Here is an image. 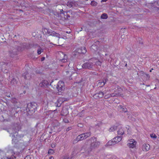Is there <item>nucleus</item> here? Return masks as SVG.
<instances>
[{
	"label": "nucleus",
	"mask_w": 159,
	"mask_h": 159,
	"mask_svg": "<svg viewBox=\"0 0 159 159\" xmlns=\"http://www.w3.org/2000/svg\"><path fill=\"white\" fill-rule=\"evenodd\" d=\"M36 109V103L35 102H31L27 104L26 111L28 114L31 115L35 112Z\"/></svg>",
	"instance_id": "1"
},
{
	"label": "nucleus",
	"mask_w": 159,
	"mask_h": 159,
	"mask_svg": "<svg viewBox=\"0 0 159 159\" xmlns=\"http://www.w3.org/2000/svg\"><path fill=\"white\" fill-rule=\"evenodd\" d=\"M94 60H96L93 59H90L88 61L83 64L82 67L84 69L93 70L95 66V64L94 62Z\"/></svg>",
	"instance_id": "2"
},
{
	"label": "nucleus",
	"mask_w": 159,
	"mask_h": 159,
	"mask_svg": "<svg viewBox=\"0 0 159 159\" xmlns=\"http://www.w3.org/2000/svg\"><path fill=\"white\" fill-rule=\"evenodd\" d=\"M96 141L95 137H92L88 140L89 142H90V145L93 149L98 148L100 145V143L98 141L97 142Z\"/></svg>",
	"instance_id": "3"
},
{
	"label": "nucleus",
	"mask_w": 159,
	"mask_h": 159,
	"mask_svg": "<svg viewBox=\"0 0 159 159\" xmlns=\"http://www.w3.org/2000/svg\"><path fill=\"white\" fill-rule=\"evenodd\" d=\"M46 31V33L47 34H48V36H52L53 37L52 39H54V37H57L58 38V40L61 37V35L60 34L58 33H57L54 31H52L51 30H48L47 29L45 30Z\"/></svg>",
	"instance_id": "4"
},
{
	"label": "nucleus",
	"mask_w": 159,
	"mask_h": 159,
	"mask_svg": "<svg viewBox=\"0 0 159 159\" xmlns=\"http://www.w3.org/2000/svg\"><path fill=\"white\" fill-rule=\"evenodd\" d=\"M79 2L78 1L72 0L69 1L67 3V5L70 8L71 7L74 8L79 7Z\"/></svg>",
	"instance_id": "5"
},
{
	"label": "nucleus",
	"mask_w": 159,
	"mask_h": 159,
	"mask_svg": "<svg viewBox=\"0 0 159 159\" xmlns=\"http://www.w3.org/2000/svg\"><path fill=\"white\" fill-rule=\"evenodd\" d=\"M10 134L12 135V136L13 137L12 139V143L16 144L19 141V138L20 137V135H18V133H14V132L11 133Z\"/></svg>",
	"instance_id": "6"
},
{
	"label": "nucleus",
	"mask_w": 159,
	"mask_h": 159,
	"mask_svg": "<svg viewBox=\"0 0 159 159\" xmlns=\"http://www.w3.org/2000/svg\"><path fill=\"white\" fill-rule=\"evenodd\" d=\"M64 83L62 81H59L57 85V89L59 92H61L65 89Z\"/></svg>",
	"instance_id": "7"
},
{
	"label": "nucleus",
	"mask_w": 159,
	"mask_h": 159,
	"mask_svg": "<svg viewBox=\"0 0 159 159\" xmlns=\"http://www.w3.org/2000/svg\"><path fill=\"white\" fill-rule=\"evenodd\" d=\"M87 52L86 48L84 47H81L80 48H78L76 50L75 52V55H77L78 54H84L85 53Z\"/></svg>",
	"instance_id": "8"
},
{
	"label": "nucleus",
	"mask_w": 159,
	"mask_h": 159,
	"mask_svg": "<svg viewBox=\"0 0 159 159\" xmlns=\"http://www.w3.org/2000/svg\"><path fill=\"white\" fill-rule=\"evenodd\" d=\"M99 41H97L91 46L90 48L92 51L96 52L98 50L99 46Z\"/></svg>",
	"instance_id": "9"
},
{
	"label": "nucleus",
	"mask_w": 159,
	"mask_h": 159,
	"mask_svg": "<svg viewBox=\"0 0 159 159\" xmlns=\"http://www.w3.org/2000/svg\"><path fill=\"white\" fill-rule=\"evenodd\" d=\"M59 55L61 57H63V58L59 59V61L63 62H65L68 61V59L67 56L66 55L64 54L63 52H59L58 53Z\"/></svg>",
	"instance_id": "10"
},
{
	"label": "nucleus",
	"mask_w": 159,
	"mask_h": 159,
	"mask_svg": "<svg viewBox=\"0 0 159 159\" xmlns=\"http://www.w3.org/2000/svg\"><path fill=\"white\" fill-rule=\"evenodd\" d=\"M129 143L127 144V146L129 148H134L136 147L137 144L136 141L133 139L129 140Z\"/></svg>",
	"instance_id": "11"
},
{
	"label": "nucleus",
	"mask_w": 159,
	"mask_h": 159,
	"mask_svg": "<svg viewBox=\"0 0 159 159\" xmlns=\"http://www.w3.org/2000/svg\"><path fill=\"white\" fill-rule=\"evenodd\" d=\"M21 128V126L19 124H15L12 126V130L13 132L11 133H18L17 132Z\"/></svg>",
	"instance_id": "12"
},
{
	"label": "nucleus",
	"mask_w": 159,
	"mask_h": 159,
	"mask_svg": "<svg viewBox=\"0 0 159 159\" xmlns=\"http://www.w3.org/2000/svg\"><path fill=\"white\" fill-rule=\"evenodd\" d=\"M140 75H141V78L143 80H148L150 78L149 75L144 73V72L143 71H140Z\"/></svg>",
	"instance_id": "13"
},
{
	"label": "nucleus",
	"mask_w": 159,
	"mask_h": 159,
	"mask_svg": "<svg viewBox=\"0 0 159 159\" xmlns=\"http://www.w3.org/2000/svg\"><path fill=\"white\" fill-rule=\"evenodd\" d=\"M22 77L25 80H30L31 78V76L27 71H26L22 75Z\"/></svg>",
	"instance_id": "14"
},
{
	"label": "nucleus",
	"mask_w": 159,
	"mask_h": 159,
	"mask_svg": "<svg viewBox=\"0 0 159 159\" xmlns=\"http://www.w3.org/2000/svg\"><path fill=\"white\" fill-rule=\"evenodd\" d=\"M122 138V137L121 136H118L115 137L114 138H113L112 140L115 143V144L116 143H117L120 142V141H121Z\"/></svg>",
	"instance_id": "15"
},
{
	"label": "nucleus",
	"mask_w": 159,
	"mask_h": 159,
	"mask_svg": "<svg viewBox=\"0 0 159 159\" xmlns=\"http://www.w3.org/2000/svg\"><path fill=\"white\" fill-rule=\"evenodd\" d=\"M150 146L148 144H145L143 146L142 149L143 151H147L149 150Z\"/></svg>",
	"instance_id": "16"
},
{
	"label": "nucleus",
	"mask_w": 159,
	"mask_h": 159,
	"mask_svg": "<svg viewBox=\"0 0 159 159\" xmlns=\"http://www.w3.org/2000/svg\"><path fill=\"white\" fill-rule=\"evenodd\" d=\"M10 56L13 57L17 54V50L16 49H13V50H11L9 52Z\"/></svg>",
	"instance_id": "17"
},
{
	"label": "nucleus",
	"mask_w": 159,
	"mask_h": 159,
	"mask_svg": "<svg viewBox=\"0 0 159 159\" xmlns=\"http://www.w3.org/2000/svg\"><path fill=\"white\" fill-rule=\"evenodd\" d=\"M17 83V81L16 79L14 78H13L11 79V80L9 84V85L11 86L15 85Z\"/></svg>",
	"instance_id": "18"
},
{
	"label": "nucleus",
	"mask_w": 159,
	"mask_h": 159,
	"mask_svg": "<svg viewBox=\"0 0 159 159\" xmlns=\"http://www.w3.org/2000/svg\"><path fill=\"white\" fill-rule=\"evenodd\" d=\"M118 108L120 110V111L122 112H128L127 110L125 107L120 105L119 106Z\"/></svg>",
	"instance_id": "19"
},
{
	"label": "nucleus",
	"mask_w": 159,
	"mask_h": 159,
	"mask_svg": "<svg viewBox=\"0 0 159 159\" xmlns=\"http://www.w3.org/2000/svg\"><path fill=\"white\" fill-rule=\"evenodd\" d=\"M107 80V79H106L101 81H99L98 82V85L99 86V87H102L105 84Z\"/></svg>",
	"instance_id": "20"
},
{
	"label": "nucleus",
	"mask_w": 159,
	"mask_h": 159,
	"mask_svg": "<svg viewBox=\"0 0 159 159\" xmlns=\"http://www.w3.org/2000/svg\"><path fill=\"white\" fill-rule=\"evenodd\" d=\"M49 85V82L47 80H44L40 83V85L41 87H46Z\"/></svg>",
	"instance_id": "21"
},
{
	"label": "nucleus",
	"mask_w": 159,
	"mask_h": 159,
	"mask_svg": "<svg viewBox=\"0 0 159 159\" xmlns=\"http://www.w3.org/2000/svg\"><path fill=\"white\" fill-rule=\"evenodd\" d=\"M58 102L59 103V104H57V105H56V106L57 107H60L61 106V104L64 101H65V99L63 98H60L57 100Z\"/></svg>",
	"instance_id": "22"
},
{
	"label": "nucleus",
	"mask_w": 159,
	"mask_h": 159,
	"mask_svg": "<svg viewBox=\"0 0 159 159\" xmlns=\"http://www.w3.org/2000/svg\"><path fill=\"white\" fill-rule=\"evenodd\" d=\"M104 95L103 93L102 92H99L98 93H96L94 95V97H98V98H102Z\"/></svg>",
	"instance_id": "23"
},
{
	"label": "nucleus",
	"mask_w": 159,
	"mask_h": 159,
	"mask_svg": "<svg viewBox=\"0 0 159 159\" xmlns=\"http://www.w3.org/2000/svg\"><path fill=\"white\" fill-rule=\"evenodd\" d=\"M111 97H118L121 96V94L120 93H116L115 91L114 93L110 94Z\"/></svg>",
	"instance_id": "24"
},
{
	"label": "nucleus",
	"mask_w": 159,
	"mask_h": 159,
	"mask_svg": "<svg viewBox=\"0 0 159 159\" xmlns=\"http://www.w3.org/2000/svg\"><path fill=\"white\" fill-rule=\"evenodd\" d=\"M77 137V139H79L80 141L82 140L85 139V137L83 134L79 135Z\"/></svg>",
	"instance_id": "25"
},
{
	"label": "nucleus",
	"mask_w": 159,
	"mask_h": 159,
	"mask_svg": "<svg viewBox=\"0 0 159 159\" xmlns=\"http://www.w3.org/2000/svg\"><path fill=\"white\" fill-rule=\"evenodd\" d=\"M118 134L119 135H120V136H121L124 133V132L122 128H121L119 129L117 131Z\"/></svg>",
	"instance_id": "26"
},
{
	"label": "nucleus",
	"mask_w": 159,
	"mask_h": 159,
	"mask_svg": "<svg viewBox=\"0 0 159 159\" xmlns=\"http://www.w3.org/2000/svg\"><path fill=\"white\" fill-rule=\"evenodd\" d=\"M115 144V143L113 141V140L112 139L111 141H109L107 143L106 145V146H111L112 145H114Z\"/></svg>",
	"instance_id": "27"
},
{
	"label": "nucleus",
	"mask_w": 159,
	"mask_h": 159,
	"mask_svg": "<svg viewBox=\"0 0 159 159\" xmlns=\"http://www.w3.org/2000/svg\"><path fill=\"white\" fill-rule=\"evenodd\" d=\"M83 134L85 137V139L91 135V133L90 132H86L85 133H83Z\"/></svg>",
	"instance_id": "28"
},
{
	"label": "nucleus",
	"mask_w": 159,
	"mask_h": 159,
	"mask_svg": "<svg viewBox=\"0 0 159 159\" xmlns=\"http://www.w3.org/2000/svg\"><path fill=\"white\" fill-rule=\"evenodd\" d=\"M101 18L102 19H106L108 18V16L107 14L103 13L101 15Z\"/></svg>",
	"instance_id": "29"
},
{
	"label": "nucleus",
	"mask_w": 159,
	"mask_h": 159,
	"mask_svg": "<svg viewBox=\"0 0 159 159\" xmlns=\"http://www.w3.org/2000/svg\"><path fill=\"white\" fill-rule=\"evenodd\" d=\"M93 149L91 148V146L90 145V147L88 148L86 151V152L88 154L90 153Z\"/></svg>",
	"instance_id": "30"
},
{
	"label": "nucleus",
	"mask_w": 159,
	"mask_h": 159,
	"mask_svg": "<svg viewBox=\"0 0 159 159\" xmlns=\"http://www.w3.org/2000/svg\"><path fill=\"white\" fill-rule=\"evenodd\" d=\"M94 63L95 65H96L97 66H101L102 64V62L100 61H94Z\"/></svg>",
	"instance_id": "31"
},
{
	"label": "nucleus",
	"mask_w": 159,
	"mask_h": 159,
	"mask_svg": "<svg viewBox=\"0 0 159 159\" xmlns=\"http://www.w3.org/2000/svg\"><path fill=\"white\" fill-rule=\"evenodd\" d=\"M117 129V127L116 126H113V127H111L109 129L110 131H113Z\"/></svg>",
	"instance_id": "32"
},
{
	"label": "nucleus",
	"mask_w": 159,
	"mask_h": 159,
	"mask_svg": "<svg viewBox=\"0 0 159 159\" xmlns=\"http://www.w3.org/2000/svg\"><path fill=\"white\" fill-rule=\"evenodd\" d=\"M98 3L94 1H92L91 3V5L93 6H97Z\"/></svg>",
	"instance_id": "33"
},
{
	"label": "nucleus",
	"mask_w": 159,
	"mask_h": 159,
	"mask_svg": "<svg viewBox=\"0 0 159 159\" xmlns=\"http://www.w3.org/2000/svg\"><path fill=\"white\" fill-rule=\"evenodd\" d=\"M54 151L53 149H50L48 150V153L49 154H52L53 153Z\"/></svg>",
	"instance_id": "34"
},
{
	"label": "nucleus",
	"mask_w": 159,
	"mask_h": 159,
	"mask_svg": "<svg viewBox=\"0 0 159 159\" xmlns=\"http://www.w3.org/2000/svg\"><path fill=\"white\" fill-rule=\"evenodd\" d=\"M6 158L7 159H16V157L14 155H12L10 157H7Z\"/></svg>",
	"instance_id": "35"
},
{
	"label": "nucleus",
	"mask_w": 159,
	"mask_h": 159,
	"mask_svg": "<svg viewBox=\"0 0 159 159\" xmlns=\"http://www.w3.org/2000/svg\"><path fill=\"white\" fill-rule=\"evenodd\" d=\"M80 140L79 139H77V138L74 139L73 141V144H75L77 143L78 141H79Z\"/></svg>",
	"instance_id": "36"
},
{
	"label": "nucleus",
	"mask_w": 159,
	"mask_h": 159,
	"mask_svg": "<svg viewBox=\"0 0 159 159\" xmlns=\"http://www.w3.org/2000/svg\"><path fill=\"white\" fill-rule=\"evenodd\" d=\"M63 14L65 15V16H67L66 17L65 16L64 17V18L65 19H66V18L68 19V17H70V16L69 15H67V13L66 12H65Z\"/></svg>",
	"instance_id": "37"
},
{
	"label": "nucleus",
	"mask_w": 159,
	"mask_h": 159,
	"mask_svg": "<svg viewBox=\"0 0 159 159\" xmlns=\"http://www.w3.org/2000/svg\"><path fill=\"white\" fill-rule=\"evenodd\" d=\"M150 136L151 138H157L156 135L154 134H150Z\"/></svg>",
	"instance_id": "38"
},
{
	"label": "nucleus",
	"mask_w": 159,
	"mask_h": 159,
	"mask_svg": "<svg viewBox=\"0 0 159 159\" xmlns=\"http://www.w3.org/2000/svg\"><path fill=\"white\" fill-rule=\"evenodd\" d=\"M110 95V94H108V95H105L104 96V98L105 99L108 98H109L110 97H111V96Z\"/></svg>",
	"instance_id": "39"
},
{
	"label": "nucleus",
	"mask_w": 159,
	"mask_h": 159,
	"mask_svg": "<svg viewBox=\"0 0 159 159\" xmlns=\"http://www.w3.org/2000/svg\"><path fill=\"white\" fill-rule=\"evenodd\" d=\"M37 53L38 54H40L41 53V50L40 48L38 49L37 50Z\"/></svg>",
	"instance_id": "40"
},
{
	"label": "nucleus",
	"mask_w": 159,
	"mask_h": 159,
	"mask_svg": "<svg viewBox=\"0 0 159 159\" xmlns=\"http://www.w3.org/2000/svg\"><path fill=\"white\" fill-rule=\"evenodd\" d=\"M51 146L52 148H54L56 146V143H52L51 145Z\"/></svg>",
	"instance_id": "41"
},
{
	"label": "nucleus",
	"mask_w": 159,
	"mask_h": 159,
	"mask_svg": "<svg viewBox=\"0 0 159 159\" xmlns=\"http://www.w3.org/2000/svg\"><path fill=\"white\" fill-rule=\"evenodd\" d=\"M148 4H149V5L151 6L150 7H149V8H152V7H153V4L152 3H149Z\"/></svg>",
	"instance_id": "42"
},
{
	"label": "nucleus",
	"mask_w": 159,
	"mask_h": 159,
	"mask_svg": "<svg viewBox=\"0 0 159 159\" xmlns=\"http://www.w3.org/2000/svg\"><path fill=\"white\" fill-rule=\"evenodd\" d=\"M144 59H143V60H142V61H141V62H143V63H141V64L142 65H143V64H144L145 63V61H144Z\"/></svg>",
	"instance_id": "43"
},
{
	"label": "nucleus",
	"mask_w": 159,
	"mask_h": 159,
	"mask_svg": "<svg viewBox=\"0 0 159 159\" xmlns=\"http://www.w3.org/2000/svg\"><path fill=\"white\" fill-rule=\"evenodd\" d=\"M63 159H68V157H64Z\"/></svg>",
	"instance_id": "44"
},
{
	"label": "nucleus",
	"mask_w": 159,
	"mask_h": 159,
	"mask_svg": "<svg viewBox=\"0 0 159 159\" xmlns=\"http://www.w3.org/2000/svg\"><path fill=\"white\" fill-rule=\"evenodd\" d=\"M49 159H54V158L50 156L49 158Z\"/></svg>",
	"instance_id": "45"
},
{
	"label": "nucleus",
	"mask_w": 159,
	"mask_h": 159,
	"mask_svg": "<svg viewBox=\"0 0 159 159\" xmlns=\"http://www.w3.org/2000/svg\"><path fill=\"white\" fill-rule=\"evenodd\" d=\"M64 122L65 123H68L69 122V121H68V120H64Z\"/></svg>",
	"instance_id": "46"
},
{
	"label": "nucleus",
	"mask_w": 159,
	"mask_h": 159,
	"mask_svg": "<svg viewBox=\"0 0 159 159\" xmlns=\"http://www.w3.org/2000/svg\"><path fill=\"white\" fill-rule=\"evenodd\" d=\"M63 10H61V11H60L61 13V14H63L64 13H62V12H63Z\"/></svg>",
	"instance_id": "47"
},
{
	"label": "nucleus",
	"mask_w": 159,
	"mask_h": 159,
	"mask_svg": "<svg viewBox=\"0 0 159 159\" xmlns=\"http://www.w3.org/2000/svg\"><path fill=\"white\" fill-rule=\"evenodd\" d=\"M107 0H101V2H106Z\"/></svg>",
	"instance_id": "48"
},
{
	"label": "nucleus",
	"mask_w": 159,
	"mask_h": 159,
	"mask_svg": "<svg viewBox=\"0 0 159 159\" xmlns=\"http://www.w3.org/2000/svg\"><path fill=\"white\" fill-rule=\"evenodd\" d=\"M41 59V61H43L44 60L45 58L44 57H42Z\"/></svg>",
	"instance_id": "49"
},
{
	"label": "nucleus",
	"mask_w": 159,
	"mask_h": 159,
	"mask_svg": "<svg viewBox=\"0 0 159 159\" xmlns=\"http://www.w3.org/2000/svg\"><path fill=\"white\" fill-rule=\"evenodd\" d=\"M157 4L158 5H159V0H158V1H157Z\"/></svg>",
	"instance_id": "50"
},
{
	"label": "nucleus",
	"mask_w": 159,
	"mask_h": 159,
	"mask_svg": "<svg viewBox=\"0 0 159 159\" xmlns=\"http://www.w3.org/2000/svg\"><path fill=\"white\" fill-rule=\"evenodd\" d=\"M27 158H28V156L26 157L25 158V159H26Z\"/></svg>",
	"instance_id": "51"
},
{
	"label": "nucleus",
	"mask_w": 159,
	"mask_h": 159,
	"mask_svg": "<svg viewBox=\"0 0 159 159\" xmlns=\"http://www.w3.org/2000/svg\"><path fill=\"white\" fill-rule=\"evenodd\" d=\"M146 86H147V87H148V86H150V85H146Z\"/></svg>",
	"instance_id": "52"
},
{
	"label": "nucleus",
	"mask_w": 159,
	"mask_h": 159,
	"mask_svg": "<svg viewBox=\"0 0 159 159\" xmlns=\"http://www.w3.org/2000/svg\"><path fill=\"white\" fill-rule=\"evenodd\" d=\"M101 124L100 123L99 125H98V126H100V125H101Z\"/></svg>",
	"instance_id": "53"
},
{
	"label": "nucleus",
	"mask_w": 159,
	"mask_h": 159,
	"mask_svg": "<svg viewBox=\"0 0 159 159\" xmlns=\"http://www.w3.org/2000/svg\"><path fill=\"white\" fill-rule=\"evenodd\" d=\"M82 28H81V29H80V31H81L82 30Z\"/></svg>",
	"instance_id": "54"
},
{
	"label": "nucleus",
	"mask_w": 159,
	"mask_h": 159,
	"mask_svg": "<svg viewBox=\"0 0 159 159\" xmlns=\"http://www.w3.org/2000/svg\"><path fill=\"white\" fill-rule=\"evenodd\" d=\"M127 64H125V66H127Z\"/></svg>",
	"instance_id": "55"
},
{
	"label": "nucleus",
	"mask_w": 159,
	"mask_h": 159,
	"mask_svg": "<svg viewBox=\"0 0 159 159\" xmlns=\"http://www.w3.org/2000/svg\"><path fill=\"white\" fill-rule=\"evenodd\" d=\"M151 71H152V70H150V72H151Z\"/></svg>",
	"instance_id": "56"
},
{
	"label": "nucleus",
	"mask_w": 159,
	"mask_h": 159,
	"mask_svg": "<svg viewBox=\"0 0 159 159\" xmlns=\"http://www.w3.org/2000/svg\"><path fill=\"white\" fill-rule=\"evenodd\" d=\"M127 114L128 115H129V113H127Z\"/></svg>",
	"instance_id": "57"
},
{
	"label": "nucleus",
	"mask_w": 159,
	"mask_h": 159,
	"mask_svg": "<svg viewBox=\"0 0 159 159\" xmlns=\"http://www.w3.org/2000/svg\"><path fill=\"white\" fill-rule=\"evenodd\" d=\"M153 70V69L152 68V69L151 70Z\"/></svg>",
	"instance_id": "58"
},
{
	"label": "nucleus",
	"mask_w": 159,
	"mask_h": 159,
	"mask_svg": "<svg viewBox=\"0 0 159 159\" xmlns=\"http://www.w3.org/2000/svg\"><path fill=\"white\" fill-rule=\"evenodd\" d=\"M25 91L24 92V93H25Z\"/></svg>",
	"instance_id": "59"
},
{
	"label": "nucleus",
	"mask_w": 159,
	"mask_h": 159,
	"mask_svg": "<svg viewBox=\"0 0 159 159\" xmlns=\"http://www.w3.org/2000/svg\"><path fill=\"white\" fill-rule=\"evenodd\" d=\"M141 44H143V43H142H142H141Z\"/></svg>",
	"instance_id": "60"
}]
</instances>
